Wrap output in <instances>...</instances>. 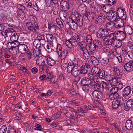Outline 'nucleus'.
<instances>
[{"mask_svg":"<svg viewBox=\"0 0 133 133\" xmlns=\"http://www.w3.org/2000/svg\"><path fill=\"white\" fill-rule=\"evenodd\" d=\"M131 91L132 89L129 86L126 87L124 90L123 95L128 96L131 94Z\"/></svg>","mask_w":133,"mask_h":133,"instance_id":"nucleus-21","label":"nucleus"},{"mask_svg":"<svg viewBox=\"0 0 133 133\" xmlns=\"http://www.w3.org/2000/svg\"><path fill=\"white\" fill-rule=\"evenodd\" d=\"M83 56L85 59H88L90 57V54L89 52L88 51H85V52H84L83 53Z\"/></svg>","mask_w":133,"mask_h":133,"instance_id":"nucleus-49","label":"nucleus"},{"mask_svg":"<svg viewBox=\"0 0 133 133\" xmlns=\"http://www.w3.org/2000/svg\"><path fill=\"white\" fill-rule=\"evenodd\" d=\"M109 40L110 41V45H114L116 39L114 35L112 33H111L109 35Z\"/></svg>","mask_w":133,"mask_h":133,"instance_id":"nucleus-29","label":"nucleus"},{"mask_svg":"<svg viewBox=\"0 0 133 133\" xmlns=\"http://www.w3.org/2000/svg\"><path fill=\"white\" fill-rule=\"evenodd\" d=\"M80 41V38L79 36L77 35H75L70 39L68 40V43L69 44L70 46L69 48H72V46H76L78 44Z\"/></svg>","mask_w":133,"mask_h":133,"instance_id":"nucleus-1","label":"nucleus"},{"mask_svg":"<svg viewBox=\"0 0 133 133\" xmlns=\"http://www.w3.org/2000/svg\"><path fill=\"white\" fill-rule=\"evenodd\" d=\"M7 127L5 125H3L0 129V133H6Z\"/></svg>","mask_w":133,"mask_h":133,"instance_id":"nucleus-45","label":"nucleus"},{"mask_svg":"<svg viewBox=\"0 0 133 133\" xmlns=\"http://www.w3.org/2000/svg\"><path fill=\"white\" fill-rule=\"evenodd\" d=\"M24 13L22 12L21 14H17V18L20 20H23L24 18V16L23 15Z\"/></svg>","mask_w":133,"mask_h":133,"instance_id":"nucleus-56","label":"nucleus"},{"mask_svg":"<svg viewBox=\"0 0 133 133\" xmlns=\"http://www.w3.org/2000/svg\"><path fill=\"white\" fill-rule=\"evenodd\" d=\"M59 6L58 4L56 5L54 7L53 9V12L54 14L56 15H57L58 12L59 10Z\"/></svg>","mask_w":133,"mask_h":133,"instance_id":"nucleus-35","label":"nucleus"},{"mask_svg":"<svg viewBox=\"0 0 133 133\" xmlns=\"http://www.w3.org/2000/svg\"><path fill=\"white\" fill-rule=\"evenodd\" d=\"M123 67L126 71L128 72L133 71V60L125 63Z\"/></svg>","mask_w":133,"mask_h":133,"instance_id":"nucleus-8","label":"nucleus"},{"mask_svg":"<svg viewBox=\"0 0 133 133\" xmlns=\"http://www.w3.org/2000/svg\"><path fill=\"white\" fill-rule=\"evenodd\" d=\"M67 22L71 28L74 30L77 29L78 26H79L78 22L75 21L74 19L70 18H68Z\"/></svg>","mask_w":133,"mask_h":133,"instance_id":"nucleus-2","label":"nucleus"},{"mask_svg":"<svg viewBox=\"0 0 133 133\" xmlns=\"http://www.w3.org/2000/svg\"><path fill=\"white\" fill-rule=\"evenodd\" d=\"M50 81L53 83H55L57 82V79L55 77H52L50 79Z\"/></svg>","mask_w":133,"mask_h":133,"instance_id":"nucleus-58","label":"nucleus"},{"mask_svg":"<svg viewBox=\"0 0 133 133\" xmlns=\"http://www.w3.org/2000/svg\"><path fill=\"white\" fill-rule=\"evenodd\" d=\"M118 18H119L118 15L116 14V13L114 15H112V19L115 22L116 20H117Z\"/></svg>","mask_w":133,"mask_h":133,"instance_id":"nucleus-52","label":"nucleus"},{"mask_svg":"<svg viewBox=\"0 0 133 133\" xmlns=\"http://www.w3.org/2000/svg\"><path fill=\"white\" fill-rule=\"evenodd\" d=\"M33 43L34 46L37 48H39L41 46V41L36 38L35 39Z\"/></svg>","mask_w":133,"mask_h":133,"instance_id":"nucleus-30","label":"nucleus"},{"mask_svg":"<svg viewBox=\"0 0 133 133\" xmlns=\"http://www.w3.org/2000/svg\"><path fill=\"white\" fill-rule=\"evenodd\" d=\"M128 56L131 59L133 58V51H129L127 52Z\"/></svg>","mask_w":133,"mask_h":133,"instance_id":"nucleus-57","label":"nucleus"},{"mask_svg":"<svg viewBox=\"0 0 133 133\" xmlns=\"http://www.w3.org/2000/svg\"><path fill=\"white\" fill-rule=\"evenodd\" d=\"M26 25L27 27L28 30L29 32H35L36 31V29L33 26V25L31 22H27Z\"/></svg>","mask_w":133,"mask_h":133,"instance_id":"nucleus-23","label":"nucleus"},{"mask_svg":"<svg viewBox=\"0 0 133 133\" xmlns=\"http://www.w3.org/2000/svg\"><path fill=\"white\" fill-rule=\"evenodd\" d=\"M93 43L94 44L93 46H94V47L93 48L92 47L91 48L92 50H91V52L92 53H93V51L98 49L99 46H100V45L101 44V42L98 40H96L94 41Z\"/></svg>","mask_w":133,"mask_h":133,"instance_id":"nucleus-13","label":"nucleus"},{"mask_svg":"<svg viewBox=\"0 0 133 133\" xmlns=\"http://www.w3.org/2000/svg\"><path fill=\"white\" fill-rule=\"evenodd\" d=\"M122 106V104L121 100V99L118 98L114 100L112 102V107L115 109L118 108L119 107Z\"/></svg>","mask_w":133,"mask_h":133,"instance_id":"nucleus-10","label":"nucleus"},{"mask_svg":"<svg viewBox=\"0 0 133 133\" xmlns=\"http://www.w3.org/2000/svg\"><path fill=\"white\" fill-rule=\"evenodd\" d=\"M98 75L99 78L102 79H105V71L104 70H101V71L98 74Z\"/></svg>","mask_w":133,"mask_h":133,"instance_id":"nucleus-34","label":"nucleus"},{"mask_svg":"<svg viewBox=\"0 0 133 133\" xmlns=\"http://www.w3.org/2000/svg\"><path fill=\"white\" fill-rule=\"evenodd\" d=\"M120 41L116 39L114 45L117 48L120 47L122 45V43Z\"/></svg>","mask_w":133,"mask_h":133,"instance_id":"nucleus-36","label":"nucleus"},{"mask_svg":"<svg viewBox=\"0 0 133 133\" xmlns=\"http://www.w3.org/2000/svg\"><path fill=\"white\" fill-rule=\"evenodd\" d=\"M17 50L18 51L21 53L25 52L28 50V48L25 44H19L18 46Z\"/></svg>","mask_w":133,"mask_h":133,"instance_id":"nucleus-12","label":"nucleus"},{"mask_svg":"<svg viewBox=\"0 0 133 133\" xmlns=\"http://www.w3.org/2000/svg\"><path fill=\"white\" fill-rule=\"evenodd\" d=\"M46 37L47 40V42L48 43L50 44H53L52 42L54 40L53 36L51 34H48L46 35Z\"/></svg>","mask_w":133,"mask_h":133,"instance_id":"nucleus-26","label":"nucleus"},{"mask_svg":"<svg viewBox=\"0 0 133 133\" xmlns=\"http://www.w3.org/2000/svg\"><path fill=\"white\" fill-rule=\"evenodd\" d=\"M88 78H89L90 80L91 79L93 81H96L98 79L97 76L94 74L89 73L88 75Z\"/></svg>","mask_w":133,"mask_h":133,"instance_id":"nucleus-28","label":"nucleus"},{"mask_svg":"<svg viewBox=\"0 0 133 133\" xmlns=\"http://www.w3.org/2000/svg\"><path fill=\"white\" fill-rule=\"evenodd\" d=\"M19 35L18 33H15L12 35L10 37V40L11 42L17 41L19 38Z\"/></svg>","mask_w":133,"mask_h":133,"instance_id":"nucleus-27","label":"nucleus"},{"mask_svg":"<svg viewBox=\"0 0 133 133\" xmlns=\"http://www.w3.org/2000/svg\"><path fill=\"white\" fill-rule=\"evenodd\" d=\"M101 70L99 68L95 66L92 68L91 71L93 74L98 75L99 72L101 71Z\"/></svg>","mask_w":133,"mask_h":133,"instance_id":"nucleus-31","label":"nucleus"},{"mask_svg":"<svg viewBox=\"0 0 133 133\" xmlns=\"http://www.w3.org/2000/svg\"><path fill=\"white\" fill-rule=\"evenodd\" d=\"M47 64L50 66L54 65L56 63V62L54 59L51 58L49 55L45 57Z\"/></svg>","mask_w":133,"mask_h":133,"instance_id":"nucleus-16","label":"nucleus"},{"mask_svg":"<svg viewBox=\"0 0 133 133\" xmlns=\"http://www.w3.org/2000/svg\"><path fill=\"white\" fill-rule=\"evenodd\" d=\"M115 23V27L117 28H119L123 27L124 23V21L121 18H118L116 20Z\"/></svg>","mask_w":133,"mask_h":133,"instance_id":"nucleus-14","label":"nucleus"},{"mask_svg":"<svg viewBox=\"0 0 133 133\" xmlns=\"http://www.w3.org/2000/svg\"><path fill=\"white\" fill-rule=\"evenodd\" d=\"M85 40L87 43L89 44L88 46L89 50H92V45L93 44V42H92V39L91 36L89 35H87L86 37Z\"/></svg>","mask_w":133,"mask_h":133,"instance_id":"nucleus-20","label":"nucleus"},{"mask_svg":"<svg viewBox=\"0 0 133 133\" xmlns=\"http://www.w3.org/2000/svg\"><path fill=\"white\" fill-rule=\"evenodd\" d=\"M17 48L16 47V48H12L10 50L12 54L13 55H16L17 54Z\"/></svg>","mask_w":133,"mask_h":133,"instance_id":"nucleus-51","label":"nucleus"},{"mask_svg":"<svg viewBox=\"0 0 133 133\" xmlns=\"http://www.w3.org/2000/svg\"><path fill=\"white\" fill-rule=\"evenodd\" d=\"M73 66L72 62H70L68 64L67 70L68 73L71 72L73 70Z\"/></svg>","mask_w":133,"mask_h":133,"instance_id":"nucleus-32","label":"nucleus"},{"mask_svg":"<svg viewBox=\"0 0 133 133\" xmlns=\"http://www.w3.org/2000/svg\"><path fill=\"white\" fill-rule=\"evenodd\" d=\"M112 33L115 39L119 40L120 41H122L125 37V34L122 31H117L115 32Z\"/></svg>","mask_w":133,"mask_h":133,"instance_id":"nucleus-3","label":"nucleus"},{"mask_svg":"<svg viewBox=\"0 0 133 133\" xmlns=\"http://www.w3.org/2000/svg\"><path fill=\"white\" fill-rule=\"evenodd\" d=\"M17 6L18 9L21 10L22 12H23V10H25V8L24 6L21 4H17Z\"/></svg>","mask_w":133,"mask_h":133,"instance_id":"nucleus-53","label":"nucleus"},{"mask_svg":"<svg viewBox=\"0 0 133 133\" xmlns=\"http://www.w3.org/2000/svg\"><path fill=\"white\" fill-rule=\"evenodd\" d=\"M92 95L94 98L96 100L99 101L103 97L102 93L96 90L92 92Z\"/></svg>","mask_w":133,"mask_h":133,"instance_id":"nucleus-11","label":"nucleus"},{"mask_svg":"<svg viewBox=\"0 0 133 133\" xmlns=\"http://www.w3.org/2000/svg\"><path fill=\"white\" fill-rule=\"evenodd\" d=\"M101 83L99 82L96 81L94 84V88L97 90H99L101 88Z\"/></svg>","mask_w":133,"mask_h":133,"instance_id":"nucleus-43","label":"nucleus"},{"mask_svg":"<svg viewBox=\"0 0 133 133\" xmlns=\"http://www.w3.org/2000/svg\"><path fill=\"white\" fill-rule=\"evenodd\" d=\"M114 73L115 77H117L119 79L121 78L123 75L122 72L121 71L119 67L116 66H114L112 68Z\"/></svg>","mask_w":133,"mask_h":133,"instance_id":"nucleus-9","label":"nucleus"},{"mask_svg":"<svg viewBox=\"0 0 133 133\" xmlns=\"http://www.w3.org/2000/svg\"><path fill=\"white\" fill-rule=\"evenodd\" d=\"M91 81L89 78L86 77H84L81 79V85H86L91 84Z\"/></svg>","mask_w":133,"mask_h":133,"instance_id":"nucleus-18","label":"nucleus"},{"mask_svg":"<svg viewBox=\"0 0 133 133\" xmlns=\"http://www.w3.org/2000/svg\"><path fill=\"white\" fill-rule=\"evenodd\" d=\"M108 32L106 29L100 28L97 33V35L98 38L105 37L108 36Z\"/></svg>","mask_w":133,"mask_h":133,"instance_id":"nucleus-6","label":"nucleus"},{"mask_svg":"<svg viewBox=\"0 0 133 133\" xmlns=\"http://www.w3.org/2000/svg\"><path fill=\"white\" fill-rule=\"evenodd\" d=\"M126 105V106L125 103L122 104V107H123V109L126 111H128L130 110V109L133 108V100L129 99L127 102Z\"/></svg>","mask_w":133,"mask_h":133,"instance_id":"nucleus-5","label":"nucleus"},{"mask_svg":"<svg viewBox=\"0 0 133 133\" xmlns=\"http://www.w3.org/2000/svg\"><path fill=\"white\" fill-rule=\"evenodd\" d=\"M111 78V79L109 80V81L112 85H112L114 86L117 85V84L119 82L118 80L119 78L115 76L114 78L113 77Z\"/></svg>","mask_w":133,"mask_h":133,"instance_id":"nucleus-25","label":"nucleus"},{"mask_svg":"<svg viewBox=\"0 0 133 133\" xmlns=\"http://www.w3.org/2000/svg\"><path fill=\"white\" fill-rule=\"evenodd\" d=\"M93 64L95 66L98 65L99 64V61L97 59L92 62Z\"/></svg>","mask_w":133,"mask_h":133,"instance_id":"nucleus-64","label":"nucleus"},{"mask_svg":"<svg viewBox=\"0 0 133 133\" xmlns=\"http://www.w3.org/2000/svg\"><path fill=\"white\" fill-rule=\"evenodd\" d=\"M60 54L59 56L62 59L65 58L68 54V51L67 50H64L61 53L60 52Z\"/></svg>","mask_w":133,"mask_h":133,"instance_id":"nucleus-33","label":"nucleus"},{"mask_svg":"<svg viewBox=\"0 0 133 133\" xmlns=\"http://www.w3.org/2000/svg\"><path fill=\"white\" fill-rule=\"evenodd\" d=\"M101 84L103 88L108 90H109L112 87V85L110 82H106L102 81L101 82Z\"/></svg>","mask_w":133,"mask_h":133,"instance_id":"nucleus-22","label":"nucleus"},{"mask_svg":"<svg viewBox=\"0 0 133 133\" xmlns=\"http://www.w3.org/2000/svg\"><path fill=\"white\" fill-rule=\"evenodd\" d=\"M130 15L133 16V4H130V8L129 9Z\"/></svg>","mask_w":133,"mask_h":133,"instance_id":"nucleus-60","label":"nucleus"},{"mask_svg":"<svg viewBox=\"0 0 133 133\" xmlns=\"http://www.w3.org/2000/svg\"><path fill=\"white\" fill-rule=\"evenodd\" d=\"M91 84L86 85H82L83 86L82 89L85 92H88L90 88Z\"/></svg>","mask_w":133,"mask_h":133,"instance_id":"nucleus-42","label":"nucleus"},{"mask_svg":"<svg viewBox=\"0 0 133 133\" xmlns=\"http://www.w3.org/2000/svg\"><path fill=\"white\" fill-rule=\"evenodd\" d=\"M75 17V18L74 20L77 21V22L79 24V26L81 27L83 25V18L82 16L79 14H77L74 15Z\"/></svg>","mask_w":133,"mask_h":133,"instance_id":"nucleus-15","label":"nucleus"},{"mask_svg":"<svg viewBox=\"0 0 133 133\" xmlns=\"http://www.w3.org/2000/svg\"><path fill=\"white\" fill-rule=\"evenodd\" d=\"M116 0H108V2L109 4L111 5L115 3Z\"/></svg>","mask_w":133,"mask_h":133,"instance_id":"nucleus-62","label":"nucleus"},{"mask_svg":"<svg viewBox=\"0 0 133 133\" xmlns=\"http://www.w3.org/2000/svg\"><path fill=\"white\" fill-rule=\"evenodd\" d=\"M98 23H103L105 21V18L103 17H98Z\"/></svg>","mask_w":133,"mask_h":133,"instance_id":"nucleus-63","label":"nucleus"},{"mask_svg":"<svg viewBox=\"0 0 133 133\" xmlns=\"http://www.w3.org/2000/svg\"><path fill=\"white\" fill-rule=\"evenodd\" d=\"M79 70H77L76 69H75L73 70L71 72L72 76L74 77H76L79 75Z\"/></svg>","mask_w":133,"mask_h":133,"instance_id":"nucleus-44","label":"nucleus"},{"mask_svg":"<svg viewBox=\"0 0 133 133\" xmlns=\"http://www.w3.org/2000/svg\"><path fill=\"white\" fill-rule=\"evenodd\" d=\"M115 23L112 21L108 22L106 24L107 29L109 31H112L115 30Z\"/></svg>","mask_w":133,"mask_h":133,"instance_id":"nucleus-17","label":"nucleus"},{"mask_svg":"<svg viewBox=\"0 0 133 133\" xmlns=\"http://www.w3.org/2000/svg\"><path fill=\"white\" fill-rule=\"evenodd\" d=\"M80 73L82 74H85L87 72V70L85 67V65H83L81 67V68L80 70Z\"/></svg>","mask_w":133,"mask_h":133,"instance_id":"nucleus-39","label":"nucleus"},{"mask_svg":"<svg viewBox=\"0 0 133 133\" xmlns=\"http://www.w3.org/2000/svg\"><path fill=\"white\" fill-rule=\"evenodd\" d=\"M13 30H10L7 31V32L2 31V36H4L5 38H6L8 36V35L10 34L11 32L13 31Z\"/></svg>","mask_w":133,"mask_h":133,"instance_id":"nucleus-37","label":"nucleus"},{"mask_svg":"<svg viewBox=\"0 0 133 133\" xmlns=\"http://www.w3.org/2000/svg\"><path fill=\"white\" fill-rule=\"evenodd\" d=\"M70 93L72 95H76L77 96H79V94L77 92L73 90H71L70 91Z\"/></svg>","mask_w":133,"mask_h":133,"instance_id":"nucleus-55","label":"nucleus"},{"mask_svg":"<svg viewBox=\"0 0 133 133\" xmlns=\"http://www.w3.org/2000/svg\"><path fill=\"white\" fill-rule=\"evenodd\" d=\"M16 132V130L11 127H9L7 131V133H15Z\"/></svg>","mask_w":133,"mask_h":133,"instance_id":"nucleus-50","label":"nucleus"},{"mask_svg":"<svg viewBox=\"0 0 133 133\" xmlns=\"http://www.w3.org/2000/svg\"><path fill=\"white\" fill-rule=\"evenodd\" d=\"M117 87L118 90H121L123 87V85L122 82L119 81L117 84V85H116Z\"/></svg>","mask_w":133,"mask_h":133,"instance_id":"nucleus-54","label":"nucleus"},{"mask_svg":"<svg viewBox=\"0 0 133 133\" xmlns=\"http://www.w3.org/2000/svg\"><path fill=\"white\" fill-rule=\"evenodd\" d=\"M26 53L28 54V58L29 59H30L31 57L32 56V54L30 51H27Z\"/></svg>","mask_w":133,"mask_h":133,"instance_id":"nucleus-61","label":"nucleus"},{"mask_svg":"<svg viewBox=\"0 0 133 133\" xmlns=\"http://www.w3.org/2000/svg\"><path fill=\"white\" fill-rule=\"evenodd\" d=\"M124 31L125 35H128L132 34L133 32V31L130 26L127 25L124 27Z\"/></svg>","mask_w":133,"mask_h":133,"instance_id":"nucleus-19","label":"nucleus"},{"mask_svg":"<svg viewBox=\"0 0 133 133\" xmlns=\"http://www.w3.org/2000/svg\"><path fill=\"white\" fill-rule=\"evenodd\" d=\"M70 4L69 0H62L61 2V7L64 10L68 11L69 9Z\"/></svg>","mask_w":133,"mask_h":133,"instance_id":"nucleus-4","label":"nucleus"},{"mask_svg":"<svg viewBox=\"0 0 133 133\" xmlns=\"http://www.w3.org/2000/svg\"><path fill=\"white\" fill-rule=\"evenodd\" d=\"M94 13L92 12H87L83 14V17L85 20L89 21L93 20L94 18Z\"/></svg>","mask_w":133,"mask_h":133,"instance_id":"nucleus-7","label":"nucleus"},{"mask_svg":"<svg viewBox=\"0 0 133 133\" xmlns=\"http://www.w3.org/2000/svg\"><path fill=\"white\" fill-rule=\"evenodd\" d=\"M78 45L80 46V48H86L87 46V44L85 41H82L78 43Z\"/></svg>","mask_w":133,"mask_h":133,"instance_id":"nucleus-40","label":"nucleus"},{"mask_svg":"<svg viewBox=\"0 0 133 133\" xmlns=\"http://www.w3.org/2000/svg\"><path fill=\"white\" fill-rule=\"evenodd\" d=\"M36 128L34 129L36 130H39L40 131H42L43 129L42 128L41 126L39 124H37L35 125Z\"/></svg>","mask_w":133,"mask_h":133,"instance_id":"nucleus-48","label":"nucleus"},{"mask_svg":"<svg viewBox=\"0 0 133 133\" xmlns=\"http://www.w3.org/2000/svg\"><path fill=\"white\" fill-rule=\"evenodd\" d=\"M125 127L128 130H131L133 128L132 121L130 120H127L125 124Z\"/></svg>","mask_w":133,"mask_h":133,"instance_id":"nucleus-24","label":"nucleus"},{"mask_svg":"<svg viewBox=\"0 0 133 133\" xmlns=\"http://www.w3.org/2000/svg\"><path fill=\"white\" fill-rule=\"evenodd\" d=\"M37 38L36 39H38L40 41L41 40H42L44 41V42L46 41L44 38V37L43 35H38L37 36Z\"/></svg>","mask_w":133,"mask_h":133,"instance_id":"nucleus-47","label":"nucleus"},{"mask_svg":"<svg viewBox=\"0 0 133 133\" xmlns=\"http://www.w3.org/2000/svg\"><path fill=\"white\" fill-rule=\"evenodd\" d=\"M111 88V89H110L109 93H111L112 94L117 92L118 90H119L116 87H112Z\"/></svg>","mask_w":133,"mask_h":133,"instance_id":"nucleus-46","label":"nucleus"},{"mask_svg":"<svg viewBox=\"0 0 133 133\" xmlns=\"http://www.w3.org/2000/svg\"><path fill=\"white\" fill-rule=\"evenodd\" d=\"M102 61L103 63L105 64H107L109 62V59L108 58H104L102 59Z\"/></svg>","mask_w":133,"mask_h":133,"instance_id":"nucleus-59","label":"nucleus"},{"mask_svg":"<svg viewBox=\"0 0 133 133\" xmlns=\"http://www.w3.org/2000/svg\"><path fill=\"white\" fill-rule=\"evenodd\" d=\"M88 28L89 31L93 33L95 32L96 29L95 25L92 24L90 25L88 27Z\"/></svg>","mask_w":133,"mask_h":133,"instance_id":"nucleus-38","label":"nucleus"},{"mask_svg":"<svg viewBox=\"0 0 133 133\" xmlns=\"http://www.w3.org/2000/svg\"><path fill=\"white\" fill-rule=\"evenodd\" d=\"M109 35L107 36V37H105L103 40V42L106 45H110V41L109 40Z\"/></svg>","mask_w":133,"mask_h":133,"instance_id":"nucleus-41","label":"nucleus"}]
</instances>
